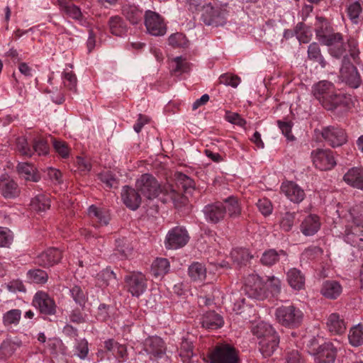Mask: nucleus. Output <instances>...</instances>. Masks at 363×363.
Listing matches in <instances>:
<instances>
[{
	"mask_svg": "<svg viewBox=\"0 0 363 363\" xmlns=\"http://www.w3.org/2000/svg\"><path fill=\"white\" fill-rule=\"evenodd\" d=\"M311 91L314 98L328 111H334L338 107L348 108L352 102L350 96L338 93L334 84L328 80L315 83Z\"/></svg>",
	"mask_w": 363,
	"mask_h": 363,
	"instance_id": "f257e3e1",
	"label": "nucleus"
},
{
	"mask_svg": "<svg viewBox=\"0 0 363 363\" xmlns=\"http://www.w3.org/2000/svg\"><path fill=\"white\" fill-rule=\"evenodd\" d=\"M245 291L252 298L264 300L277 297L281 291V281L275 276H269L265 281L255 274L245 279Z\"/></svg>",
	"mask_w": 363,
	"mask_h": 363,
	"instance_id": "f03ea898",
	"label": "nucleus"
},
{
	"mask_svg": "<svg viewBox=\"0 0 363 363\" xmlns=\"http://www.w3.org/2000/svg\"><path fill=\"white\" fill-rule=\"evenodd\" d=\"M316 37L323 44L330 47L329 52L334 57H340L345 52L342 34L333 33L329 21L323 17H316L315 23Z\"/></svg>",
	"mask_w": 363,
	"mask_h": 363,
	"instance_id": "7ed1b4c3",
	"label": "nucleus"
},
{
	"mask_svg": "<svg viewBox=\"0 0 363 363\" xmlns=\"http://www.w3.org/2000/svg\"><path fill=\"white\" fill-rule=\"evenodd\" d=\"M345 52L339 58L342 57V67L340 68V74L342 77L352 84L354 87H357L360 84V75L356 67H354L350 62V57L347 55V48L350 56L353 59L354 62L357 64L360 62L359 57V50L357 48V41L353 38H350L347 40V43H345Z\"/></svg>",
	"mask_w": 363,
	"mask_h": 363,
	"instance_id": "20e7f679",
	"label": "nucleus"
},
{
	"mask_svg": "<svg viewBox=\"0 0 363 363\" xmlns=\"http://www.w3.org/2000/svg\"><path fill=\"white\" fill-rule=\"evenodd\" d=\"M204 359L209 363H241L240 351L227 342L209 347Z\"/></svg>",
	"mask_w": 363,
	"mask_h": 363,
	"instance_id": "39448f33",
	"label": "nucleus"
},
{
	"mask_svg": "<svg viewBox=\"0 0 363 363\" xmlns=\"http://www.w3.org/2000/svg\"><path fill=\"white\" fill-rule=\"evenodd\" d=\"M228 13L226 4L209 3L203 6L201 20L206 26L218 27L225 23Z\"/></svg>",
	"mask_w": 363,
	"mask_h": 363,
	"instance_id": "423d86ee",
	"label": "nucleus"
},
{
	"mask_svg": "<svg viewBox=\"0 0 363 363\" xmlns=\"http://www.w3.org/2000/svg\"><path fill=\"white\" fill-rule=\"evenodd\" d=\"M274 316L277 322L281 325L289 328H298L303 319V313L302 311L290 304L288 306H281L276 308Z\"/></svg>",
	"mask_w": 363,
	"mask_h": 363,
	"instance_id": "0eeeda50",
	"label": "nucleus"
},
{
	"mask_svg": "<svg viewBox=\"0 0 363 363\" xmlns=\"http://www.w3.org/2000/svg\"><path fill=\"white\" fill-rule=\"evenodd\" d=\"M125 287L133 296H140L147 289V279L140 272H131L124 277Z\"/></svg>",
	"mask_w": 363,
	"mask_h": 363,
	"instance_id": "6e6552de",
	"label": "nucleus"
},
{
	"mask_svg": "<svg viewBox=\"0 0 363 363\" xmlns=\"http://www.w3.org/2000/svg\"><path fill=\"white\" fill-rule=\"evenodd\" d=\"M137 190L148 199L157 197L162 191L160 184L157 179L150 174H144L137 179L135 183Z\"/></svg>",
	"mask_w": 363,
	"mask_h": 363,
	"instance_id": "1a4fd4ad",
	"label": "nucleus"
},
{
	"mask_svg": "<svg viewBox=\"0 0 363 363\" xmlns=\"http://www.w3.org/2000/svg\"><path fill=\"white\" fill-rule=\"evenodd\" d=\"M145 25L147 32L152 35L162 36L167 32L164 18L157 12L147 10L145 15Z\"/></svg>",
	"mask_w": 363,
	"mask_h": 363,
	"instance_id": "9d476101",
	"label": "nucleus"
},
{
	"mask_svg": "<svg viewBox=\"0 0 363 363\" xmlns=\"http://www.w3.org/2000/svg\"><path fill=\"white\" fill-rule=\"evenodd\" d=\"M313 163L322 171L330 170L336 164L334 153L328 149H317L311 152Z\"/></svg>",
	"mask_w": 363,
	"mask_h": 363,
	"instance_id": "9b49d317",
	"label": "nucleus"
},
{
	"mask_svg": "<svg viewBox=\"0 0 363 363\" xmlns=\"http://www.w3.org/2000/svg\"><path fill=\"white\" fill-rule=\"evenodd\" d=\"M322 138L328 145L335 147L347 142V135L344 129L338 126H327L321 131Z\"/></svg>",
	"mask_w": 363,
	"mask_h": 363,
	"instance_id": "f8f14e48",
	"label": "nucleus"
},
{
	"mask_svg": "<svg viewBox=\"0 0 363 363\" xmlns=\"http://www.w3.org/2000/svg\"><path fill=\"white\" fill-rule=\"evenodd\" d=\"M140 353H145L151 360L161 358L165 353L164 342L157 336L147 338L144 342L143 350Z\"/></svg>",
	"mask_w": 363,
	"mask_h": 363,
	"instance_id": "ddd939ff",
	"label": "nucleus"
},
{
	"mask_svg": "<svg viewBox=\"0 0 363 363\" xmlns=\"http://www.w3.org/2000/svg\"><path fill=\"white\" fill-rule=\"evenodd\" d=\"M327 342L321 344L319 350L314 354V360L316 363H334L337 348L340 347V342Z\"/></svg>",
	"mask_w": 363,
	"mask_h": 363,
	"instance_id": "4468645a",
	"label": "nucleus"
},
{
	"mask_svg": "<svg viewBox=\"0 0 363 363\" xmlns=\"http://www.w3.org/2000/svg\"><path fill=\"white\" fill-rule=\"evenodd\" d=\"M203 213L207 222L216 224L224 219L226 210L224 208L223 202L216 201L206 205L203 207Z\"/></svg>",
	"mask_w": 363,
	"mask_h": 363,
	"instance_id": "2eb2a0df",
	"label": "nucleus"
},
{
	"mask_svg": "<svg viewBox=\"0 0 363 363\" xmlns=\"http://www.w3.org/2000/svg\"><path fill=\"white\" fill-rule=\"evenodd\" d=\"M281 190L286 197L294 203H300L306 197L303 189L294 182H283Z\"/></svg>",
	"mask_w": 363,
	"mask_h": 363,
	"instance_id": "dca6fc26",
	"label": "nucleus"
},
{
	"mask_svg": "<svg viewBox=\"0 0 363 363\" xmlns=\"http://www.w3.org/2000/svg\"><path fill=\"white\" fill-rule=\"evenodd\" d=\"M288 254L284 250L271 248L266 250L260 257V263L266 267H272L279 262H286Z\"/></svg>",
	"mask_w": 363,
	"mask_h": 363,
	"instance_id": "f3484780",
	"label": "nucleus"
},
{
	"mask_svg": "<svg viewBox=\"0 0 363 363\" xmlns=\"http://www.w3.org/2000/svg\"><path fill=\"white\" fill-rule=\"evenodd\" d=\"M33 304L39 309L41 313L53 315L56 312V304L46 293L38 292L33 299Z\"/></svg>",
	"mask_w": 363,
	"mask_h": 363,
	"instance_id": "a211bd4d",
	"label": "nucleus"
},
{
	"mask_svg": "<svg viewBox=\"0 0 363 363\" xmlns=\"http://www.w3.org/2000/svg\"><path fill=\"white\" fill-rule=\"evenodd\" d=\"M61 258V252L57 248L51 247L40 253L35 262L39 266L50 267L57 264Z\"/></svg>",
	"mask_w": 363,
	"mask_h": 363,
	"instance_id": "6ab92c4d",
	"label": "nucleus"
},
{
	"mask_svg": "<svg viewBox=\"0 0 363 363\" xmlns=\"http://www.w3.org/2000/svg\"><path fill=\"white\" fill-rule=\"evenodd\" d=\"M201 323L206 330L214 331L224 325V319L221 315L216 311H209L203 313L201 318Z\"/></svg>",
	"mask_w": 363,
	"mask_h": 363,
	"instance_id": "aec40b11",
	"label": "nucleus"
},
{
	"mask_svg": "<svg viewBox=\"0 0 363 363\" xmlns=\"http://www.w3.org/2000/svg\"><path fill=\"white\" fill-rule=\"evenodd\" d=\"M121 199L127 208L132 211L137 210L140 206L142 199L139 193L129 186H125L121 191Z\"/></svg>",
	"mask_w": 363,
	"mask_h": 363,
	"instance_id": "412c9836",
	"label": "nucleus"
},
{
	"mask_svg": "<svg viewBox=\"0 0 363 363\" xmlns=\"http://www.w3.org/2000/svg\"><path fill=\"white\" fill-rule=\"evenodd\" d=\"M320 218L315 214L307 216L300 225V230L305 236L315 235L320 228Z\"/></svg>",
	"mask_w": 363,
	"mask_h": 363,
	"instance_id": "4be33fe9",
	"label": "nucleus"
},
{
	"mask_svg": "<svg viewBox=\"0 0 363 363\" xmlns=\"http://www.w3.org/2000/svg\"><path fill=\"white\" fill-rule=\"evenodd\" d=\"M344 181L351 186L363 190V167L350 168L345 174Z\"/></svg>",
	"mask_w": 363,
	"mask_h": 363,
	"instance_id": "5701e85b",
	"label": "nucleus"
},
{
	"mask_svg": "<svg viewBox=\"0 0 363 363\" xmlns=\"http://www.w3.org/2000/svg\"><path fill=\"white\" fill-rule=\"evenodd\" d=\"M57 2L60 11L69 18L77 21L83 19L81 9L72 4L71 0H57Z\"/></svg>",
	"mask_w": 363,
	"mask_h": 363,
	"instance_id": "b1692460",
	"label": "nucleus"
},
{
	"mask_svg": "<svg viewBox=\"0 0 363 363\" xmlns=\"http://www.w3.org/2000/svg\"><path fill=\"white\" fill-rule=\"evenodd\" d=\"M88 215L96 227L106 225L110 220V215L106 210L91 205L88 208Z\"/></svg>",
	"mask_w": 363,
	"mask_h": 363,
	"instance_id": "393cba45",
	"label": "nucleus"
},
{
	"mask_svg": "<svg viewBox=\"0 0 363 363\" xmlns=\"http://www.w3.org/2000/svg\"><path fill=\"white\" fill-rule=\"evenodd\" d=\"M122 14L133 25L138 24L142 19L143 11L134 4L125 3L121 8Z\"/></svg>",
	"mask_w": 363,
	"mask_h": 363,
	"instance_id": "a878e982",
	"label": "nucleus"
},
{
	"mask_svg": "<svg viewBox=\"0 0 363 363\" xmlns=\"http://www.w3.org/2000/svg\"><path fill=\"white\" fill-rule=\"evenodd\" d=\"M104 344L106 350H113V349H116V363H122L128 360V354L127 347L125 345L120 344L112 338L105 340Z\"/></svg>",
	"mask_w": 363,
	"mask_h": 363,
	"instance_id": "bb28decb",
	"label": "nucleus"
},
{
	"mask_svg": "<svg viewBox=\"0 0 363 363\" xmlns=\"http://www.w3.org/2000/svg\"><path fill=\"white\" fill-rule=\"evenodd\" d=\"M279 342V337L277 333L262 339L259 342V351L264 357H269L277 348Z\"/></svg>",
	"mask_w": 363,
	"mask_h": 363,
	"instance_id": "cd10ccee",
	"label": "nucleus"
},
{
	"mask_svg": "<svg viewBox=\"0 0 363 363\" xmlns=\"http://www.w3.org/2000/svg\"><path fill=\"white\" fill-rule=\"evenodd\" d=\"M166 249L177 250L182 246V227L176 226L167 234L164 240Z\"/></svg>",
	"mask_w": 363,
	"mask_h": 363,
	"instance_id": "c85d7f7f",
	"label": "nucleus"
},
{
	"mask_svg": "<svg viewBox=\"0 0 363 363\" xmlns=\"http://www.w3.org/2000/svg\"><path fill=\"white\" fill-rule=\"evenodd\" d=\"M286 281L292 289L299 291L304 287L305 276L301 270L291 268L286 273Z\"/></svg>",
	"mask_w": 363,
	"mask_h": 363,
	"instance_id": "c756f323",
	"label": "nucleus"
},
{
	"mask_svg": "<svg viewBox=\"0 0 363 363\" xmlns=\"http://www.w3.org/2000/svg\"><path fill=\"white\" fill-rule=\"evenodd\" d=\"M222 202L223 203L224 208L226 210V214L229 218H236L240 216L242 208L237 197L230 196L223 199Z\"/></svg>",
	"mask_w": 363,
	"mask_h": 363,
	"instance_id": "7c9ffc66",
	"label": "nucleus"
},
{
	"mask_svg": "<svg viewBox=\"0 0 363 363\" xmlns=\"http://www.w3.org/2000/svg\"><path fill=\"white\" fill-rule=\"evenodd\" d=\"M352 224L347 226L346 230H359L363 229V203L354 206L350 211Z\"/></svg>",
	"mask_w": 363,
	"mask_h": 363,
	"instance_id": "2f4dec72",
	"label": "nucleus"
},
{
	"mask_svg": "<svg viewBox=\"0 0 363 363\" xmlns=\"http://www.w3.org/2000/svg\"><path fill=\"white\" fill-rule=\"evenodd\" d=\"M108 25L110 32L116 36L121 37L125 35L128 31L126 23L119 16L110 17Z\"/></svg>",
	"mask_w": 363,
	"mask_h": 363,
	"instance_id": "473e14b6",
	"label": "nucleus"
},
{
	"mask_svg": "<svg viewBox=\"0 0 363 363\" xmlns=\"http://www.w3.org/2000/svg\"><path fill=\"white\" fill-rule=\"evenodd\" d=\"M342 292L341 285L336 281H325L321 288V294L330 299L337 298Z\"/></svg>",
	"mask_w": 363,
	"mask_h": 363,
	"instance_id": "72a5a7b5",
	"label": "nucleus"
},
{
	"mask_svg": "<svg viewBox=\"0 0 363 363\" xmlns=\"http://www.w3.org/2000/svg\"><path fill=\"white\" fill-rule=\"evenodd\" d=\"M327 327L330 333L335 334H342L346 330L344 320L337 313H332L327 320Z\"/></svg>",
	"mask_w": 363,
	"mask_h": 363,
	"instance_id": "f704fd0d",
	"label": "nucleus"
},
{
	"mask_svg": "<svg viewBox=\"0 0 363 363\" xmlns=\"http://www.w3.org/2000/svg\"><path fill=\"white\" fill-rule=\"evenodd\" d=\"M0 194L6 199H12L19 194L17 184L11 179H4L0 182Z\"/></svg>",
	"mask_w": 363,
	"mask_h": 363,
	"instance_id": "c9c22d12",
	"label": "nucleus"
},
{
	"mask_svg": "<svg viewBox=\"0 0 363 363\" xmlns=\"http://www.w3.org/2000/svg\"><path fill=\"white\" fill-rule=\"evenodd\" d=\"M251 331L254 335L260 340L277 333L270 324L264 321L253 325Z\"/></svg>",
	"mask_w": 363,
	"mask_h": 363,
	"instance_id": "e433bc0d",
	"label": "nucleus"
},
{
	"mask_svg": "<svg viewBox=\"0 0 363 363\" xmlns=\"http://www.w3.org/2000/svg\"><path fill=\"white\" fill-rule=\"evenodd\" d=\"M17 169L26 180L36 182L40 179V176L36 173L35 168L28 162L19 163Z\"/></svg>",
	"mask_w": 363,
	"mask_h": 363,
	"instance_id": "4c0bfd02",
	"label": "nucleus"
},
{
	"mask_svg": "<svg viewBox=\"0 0 363 363\" xmlns=\"http://www.w3.org/2000/svg\"><path fill=\"white\" fill-rule=\"evenodd\" d=\"M345 241L354 247L363 250V229L345 230Z\"/></svg>",
	"mask_w": 363,
	"mask_h": 363,
	"instance_id": "58836bf2",
	"label": "nucleus"
},
{
	"mask_svg": "<svg viewBox=\"0 0 363 363\" xmlns=\"http://www.w3.org/2000/svg\"><path fill=\"white\" fill-rule=\"evenodd\" d=\"M31 208L38 212H45L50 207L49 195L40 194L35 196L30 202Z\"/></svg>",
	"mask_w": 363,
	"mask_h": 363,
	"instance_id": "ea45409f",
	"label": "nucleus"
},
{
	"mask_svg": "<svg viewBox=\"0 0 363 363\" xmlns=\"http://www.w3.org/2000/svg\"><path fill=\"white\" fill-rule=\"evenodd\" d=\"M169 270V262L166 258H157L151 266V272L155 277H163Z\"/></svg>",
	"mask_w": 363,
	"mask_h": 363,
	"instance_id": "a19ab883",
	"label": "nucleus"
},
{
	"mask_svg": "<svg viewBox=\"0 0 363 363\" xmlns=\"http://www.w3.org/2000/svg\"><path fill=\"white\" fill-rule=\"evenodd\" d=\"M195 183L193 179L183 174V212L189 211L191 205L188 206V194H191L194 191Z\"/></svg>",
	"mask_w": 363,
	"mask_h": 363,
	"instance_id": "79ce46f5",
	"label": "nucleus"
},
{
	"mask_svg": "<svg viewBox=\"0 0 363 363\" xmlns=\"http://www.w3.org/2000/svg\"><path fill=\"white\" fill-rule=\"evenodd\" d=\"M308 58L314 62L318 63L322 68L325 67L327 62L321 54L320 48L318 43H313L308 48Z\"/></svg>",
	"mask_w": 363,
	"mask_h": 363,
	"instance_id": "37998d69",
	"label": "nucleus"
},
{
	"mask_svg": "<svg viewBox=\"0 0 363 363\" xmlns=\"http://www.w3.org/2000/svg\"><path fill=\"white\" fill-rule=\"evenodd\" d=\"M188 274L191 280L202 281L206 278V269L203 264L194 262L189 266Z\"/></svg>",
	"mask_w": 363,
	"mask_h": 363,
	"instance_id": "c03bdc74",
	"label": "nucleus"
},
{
	"mask_svg": "<svg viewBox=\"0 0 363 363\" xmlns=\"http://www.w3.org/2000/svg\"><path fill=\"white\" fill-rule=\"evenodd\" d=\"M348 340L354 347L363 345V324H358L350 329Z\"/></svg>",
	"mask_w": 363,
	"mask_h": 363,
	"instance_id": "a18cd8bd",
	"label": "nucleus"
},
{
	"mask_svg": "<svg viewBox=\"0 0 363 363\" xmlns=\"http://www.w3.org/2000/svg\"><path fill=\"white\" fill-rule=\"evenodd\" d=\"M97 281L100 286H108L116 284V275L111 269H106L97 274Z\"/></svg>",
	"mask_w": 363,
	"mask_h": 363,
	"instance_id": "49530a36",
	"label": "nucleus"
},
{
	"mask_svg": "<svg viewBox=\"0 0 363 363\" xmlns=\"http://www.w3.org/2000/svg\"><path fill=\"white\" fill-rule=\"evenodd\" d=\"M347 16L354 24H357L360 21V14L362 7L359 2L354 1L350 4L346 9Z\"/></svg>",
	"mask_w": 363,
	"mask_h": 363,
	"instance_id": "de8ad7c7",
	"label": "nucleus"
},
{
	"mask_svg": "<svg viewBox=\"0 0 363 363\" xmlns=\"http://www.w3.org/2000/svg\"><path fill=\"white\" fill-rule=\"evenodd\" d=\"M231 259L238 265L244 264L253 257L250 255L248 250L245 248H235L230 252Z\"/></svg>",
	"mask_w": 363,
	"mask_h": 363,
	"instance_id": "09e8293b",
	"label": "nucleus"
},
{
	"mask_svg": "<svg viewBox=\"0 0 363 363\" xmlns=\"http://www.w3.org/2000/svg\"><path fill=\"white\" fill-rule=\"evenodd\" d=\"M69 295L74 301L81 307H83L86 301V293L81 288V286L74 285L69 289Z\"/></svg>",
	"mask_w": 363,
	"mask_h": 363,
	"instance_id": "8fccbe9b",
	"label": "nucleus"
},
{
	"mask_svg": "<svg viewBox=\"0 0 363 363\" xmlns=\"http://www.w3.org/2000/svg\"><path fill=\"white\" fill-rule=\"evenodd\" d=\"M21 318V310L11 309L4 314L3 323L5 326L17 325L20 322Z\"/></svg>",
	"mask_w": 363,
	"mask_h": 363,
	"instance_id": "3c124183",
	"label": "nucleus"
},
{
	"mask_svg": "<svg viewBox=\"0 0 363 363\" xmlns=\"http://www.w3.org/2000/svg\"><path fill=\"white\" fill-rule=\"evenodd\" d=\"M27 275L30 281L36 284H45L48 278L47 272L40 269H30Z\"/></svg>",
	"mask_w": 363,
	"mask_h": 363,
	"instance_id": "603ef678",
	"label": "nucleus"
},
{
	"mask_svg": "<svg viewBox=\"0 0 363 363\" xmlns=\"http://www.w3.org/2000/svg\"><path fill=\"white\" fill-rule=\"evenodd\" d=\"M16 149L23 156L30 157L33 155V150L29 146L25 137L16 139Z\"/></svg>",
	"mask_w": 363,
	"mask_h": 363,
	"instance_id": "864d4df0",
	"label": "nucleus"
},
{
	"mask_svg": "<svg viewBox=\"0 0 363 363\" xmlns=\"http://www.w3.org/2000/svg\"><path fill=\"white\" fill-rule=\"evenodd\" d=\"M74 164L77 167V171H78L81 174H86L91 169L90 160L86 157L81 156L77 157Z\"/></svg>",
	"mask_w": 363,
	"mask_h": 363,
	"instance_id": "5fc2aeb1",
	"label": "nucleus"
},
{
	"mask_svg": "<svg viewBox=\"0 0 363 363\" xmlns=\"http://www.w3.org/2000/svg\"><path fill=\"white\" fill-rule=\"evenodd\" d=\"M33 153L37 152L38 155H45L49 152V146L45 140L41 138H35L33 141Z\"/></svg>",
	"mask_w": 363,
	"mask_h": 363,
	"instance_id": "6e6d98bb",
	"label": "nucleus"
},
{
	"mask_svg": "<svg viewBox=\"0 0 363 363\" xmlns=\"http://www.w3.org/2000/svg\"><path fill=\"white\" fill-rule=\"evenodd\" d=\"M296 213L295 212H286L282 217L280 226L281 228L285 232L290 231L294 224L296 219Z\"/></svg>",
	"mask_w": 363,
	"mask_h": 363,
	"instance_id": "4d7b16f0",
	"label": "nucleus"
},
{
	"mask_svg": "<svg viewBox=\"0 0 363 363\" xmlns=\"http://www.w3.org/2000/svg\"><path fill=\"white\" fill-rule=\"evenodd\" d=\"M100 181L104 183L106 187L111 189L117 187L118 181L115 176L110 171H105L98 175Z\"/></svg>",
	"mask_w": 363,
	"mask_h": 363,
	"instance_id": "13d9d810",
	"label": "nucleus"
},
{
	"mask_svg": "<svg viewBox=\"0 0 363 363\" xmlns=\"http://www.w3.org/2000/svg\"><path fill=\"white\" fill-rule=\"evenodd\" d=\"M259 211L264 216H268L272 214L273 206L271 201L267 198H262L256 203Z\"/></svg>",
	"mask_w": 363,
	"mask_h": 363,
	"instance_id": "bf43d9fd",
	"label": "nucleus"
},
{
	"mask_svg": "<svg viewBox=\"0 0 363 363\" xmlns=\"http://www.w3.org/2000/svg\"><path fill=\"white\" fill-rule=\"evenodd\" d=\"M295 32L300 43H307L310 41L311 34L303 23L296 25Z\"/></svg>",
	"mask_w": 363,
	"mask_h": 363,
	"instance_id": "052dcab7",
	"label": "nucleus"
},
{
	"mask_svg": "<svg viewBox=\"0 0 363 363\" xmlns=\"http://www.w3.org/2000/svg\"><path fill=\"white\" fill-rule=\"evenodd\" d=\"M13 239V233L5 227H0V247H9Z\"/></svg>",
	"mask_w": 363,
	"mask_h": 363,
	"instance_id": "680f3d73",
	"label": "nucleus"
},
{
	"mask_svg": "<svg viewBox=\"0 0 363 363\" xmlns=\"http://www.w3.org/2000/svg\"><path fill=\"white\" fill-rule=\"evenodd\" d=\"M74 352L80 359H84L89 352L88 342L85 339L77 340Z\"/></svg>",
	"mask_w": 363,
	"mask_h": 363,
	"instance_id": "e2e57ef3",
	"label": "nucleus"
},
{
	"mask_svg": "<svg viewBox=\"0 0 363 363\" xmlns=\"http://www.w3.org/2000/svg\"><path fill=\"white\" fill-rule=\"evenodd\" d=\"M218 79L220 84L231 86L234 88L237 87L241 81L239 77L228 73L221 74Z\"/></svg>",
	"mask_w": 363,
	"mask_h": 363,
	"instance_id": "0e129e2a",
	"label": "nucleus"
},
{
	"mask_svg": "<svg viewBox=\"0 0 363 363\" xmlns=\"http://www.w3.org/2000/svg\"><path fill=\"white\" fill-rule=\"evenodd\" d=\"M63 83L65 87L74 92L77 91V79L75 74L72 72H65L63 75Z\"/></svg>",
	"mask_w": 363,
	"mask_h": 363,
	"instance_id": "69168bd1",
	"label": "nucleus"
},
{
	"mask_svg": "<svg viewBox=\"0 0 363 363\" xmlns=\"http://www.w3.org/2000/svg\"><path fill=\"white\" fill-rule=\"evenodd\" d=\"M169 67L172 75L180 76L182 74V56H177L169 60Z\"/></svg>",
	"mask_w": 363,
	"mask_h": 363,
	"instance_id": "338daca9",
	"label": "nucleus"
},
{
	"mask_svg": "<svg viewBox=\"0 0 363 363\" xmlns=\"http://www.w3.org/2000/svg\"><path fill=\"white\" fill-rule=\"evenodd\" d=\"M53 147L56 152L63 158H67L69 154V149L66 143L62 140H54L52 142Z\"/></svg>",
	"mask_w": 363,
	"mask_h": 363,
	"instance_id": "774afa93",
	"label": "nucleus"
}]
</instances>
